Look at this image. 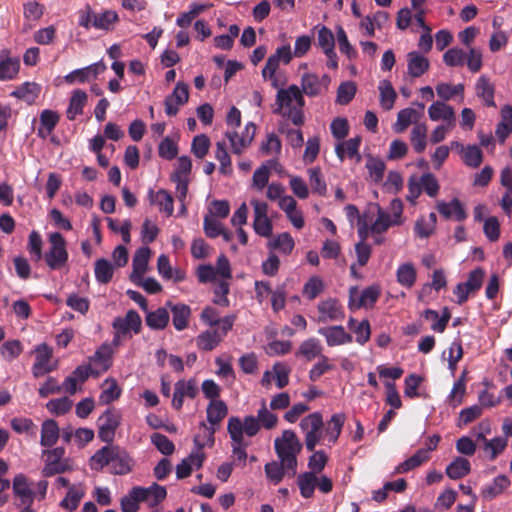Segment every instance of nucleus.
Wrapping results in <instances>:
<instances>
[{
  "instance_id": "nucleus-60",
  "label": "nucleus",
  "mask_w": 512,
  "mask_h": 512,
  "mask_svg": "<svg viewBox=\"0 0 512 512\" xmlns=\"http://www.w3.org/2000/svg\"><path fill=\"white\" fill-rule=\"evenodd\" d=\"M336 40L340 52L343 53L349 60H354L357 58V50L352 46L348 39L347 33L340 25L336 27Z\"/></svg>"
},
{
  "instance_id": "nucleus-8",
  "label": "nucleus",
  "mask_w": 512,
  "mask_h": 512,
  "mask_svg": "<svg viewBox=\"0 0 512 512\" xmlns=\"http://www.w3.org/2000/svg\"><path fill=\"white\" fill-rule=\"evenodd\" d=\"M255 132L256 126L252 122H248L241 132L237 130H227L225 137L230 143L232 152L241 155L251 145Z\"/></svg>"
},
{
  "instance_id": "nucleus-52",
  "label": "nucleus",
  "mask_w": 512,
  "mask_h": 512,
  "mask_svg": "<svg viewBox=\"0 0 512 512\" xmlns=\"http://www.w3.org/2000/svg\"><path fill=\"white\" fill-rule=\"evenodd\" d=\"M430 455H428V450H418L414 455L401 462L398 466H396L394 473L401 474L406 473L418 466H420L425 461L429 460Z\"/></svg>"
},
{
  "instance_id": "nucleus-23",
  "label": "nucleus",
  "mask_w": 512,
  "mask_h": 512,
  "mask_svg": "<svg viewBox=\"0 0 512 512\" xmlns=\"http://www.w3.org/2000/svg\"><path fill=\"white\" fill-rule=\"evenodd\" d=\"M323 345L317 338L311 337L300 343L295 356L307 362H311L323 355Z\"/></svg>"
},
{
  "instance_id": "nucleus-38",
  "label": "nucleus",
  "mask_w": 512,
  "mask_h": 512,
  "mask_svg": "<svg viewBox=\"0 0 512 512\" xmlns=\"http://www.w3.org/2000/svg\"><path fill=\"white\" fill-rule=\"evenodd\" d=\"M437 210L445 218H455L458 221L466 218V212L458 199H453L450 202H438Z\"/></svg>"
},
{
  "instance_id": "nucleus-48",
  "label": "nucleus",
  "mask_w": 512,
  "mask_h": 512,
  "mask_svg": "<svg viewBox=\"0 0 512 512\" xmlns=\"http://www.w3.org/2000/svg\"><path fill=\"white\" fill-rule=\"evenodd\" d=\"M101 389L99 401L102 404H109L118 399L121 395V388L114 378L105 379L101 385Z\"/></svg>"
},
{
  "instance_id": "nucleus-33",
  "label": "nucleus",
  "mask_w": 512,
  "mask_h": 512,
  "mask_svg": "<svg viewBox=\"0 0 512 512\" xmlns=\"http://www.w3.org/2000/svg\"><path fill=\"white\" fill-rule=\"evenodd\" d=\"M346 417L343 413H336L332 415L329 421H327L324 433V440H327L328 444H334L338 440L342 428L344 426Z\"/></svg>"
},
{
  "instance_id": "nucleus-49",
  "label": "nucleus",
  "mask_w": 512,
  "mask_h": 512,
  "mask_svg": "<svg viewBox=\"0 0 512 512\" xmlns=\"http://www.w3.org/2000/svg\"><path fill=\"white\" fill-rule=\"evenodd\" d=\"M410 142L417 153L425 151L427 146V125L417 123L411 130Z\"/></svg>"
},
{
  "instance_id": "nucleus-24",
  "label": "nucleus",
  "mask_w": 512,
  "mask_h": 512,
  "mask_svg": "<svg viewBox=\"0 0 512 512\" xmlns=\"http://www.w3.org/2000/svg\"><path fill=\"white\" fill-rule=\"evenodd\" d=\"M207 421L210 424L209 436L213 443V434L215 432V426H217L227 415L228 408L222 400H211L206 409Z\"/></svg>"
},
{
  "instance_id": "nucleus-40",
  "label": "nucleus",
  "mask_w": 512,
  "mask_h": 512,
  "mask_svg": "<svg viewBox=\"0 0 512 512\" xmlns=\"http://www.w3.org/2000/svg\"><path fill=\"white\" fill-rule=\"evenodd\" d=\"M59 122V114L53 110H43L40 114V126L38 128V135L46 139L54 130Z\"/></svg>"
},
{
  "instance_id": "nucleus-55",
  "label": "nucleus",
  "mask_w": 512,
  "mask_h": 512,
  "mask_svg": "<svg viewBox=\"0 0 512 512\" xmlns=\"http://www.w3.org/2000/svg\"><path fill=\"white\" fill-rule=\"evenodd\" d=\"M116 446H105L95 452L90 459V467L93 470H101L105 466H110L111 459Z\"/></svg>"
},
{
  "instance_id": "nucleus-5",
  "label": "nucleus",
  "mask_w": 512,
  "mask_h": 512,
  "mask_svg": "<svg viewBox=\"0 0 512 512\" xmlns=\"http://www.w3.org/2000/svg\"><path fill=\"white\" fill-rule=\"evenodd\" d=\"M299 426L304 433L307 450L314 451L321 439H324L322 415L319 412L311 413L300 421Z\"/></svg>"
},
{
  "instance_id": "nucleus-25",
  "label": "nucleus",
  "mask_w": 512,
  "mask_h": 512,
  "mask_svg": "<svg viewBox=\"0 0 512 512\" xmlns=\"http://www.w3.org/2000/svg\"><path fill=\"white\" fill-rule=\"evenodd\" d=\"M20 61L18 58L10 57V51L3 49L0 52V80L8 81L14 79L19 73Z\"/></svg>"
},
{
  "instance_id": "nucleus-29",
  "label": "nucleus",
  "mask_w": 512,
  "mask_h": 512,
  "mask_svg": "<svg viewBox=\"0 0 512 512\" xmlns=\"http://www.w3.org/2000/svg\"><path fill=\"white\" fill-rule=\"evenodd\" d=\"M142 502L148 504L149 507H155L160 504L167 495L166 488L164 486L153 483L149 487L137 486Z\"/></svg>"
},
{
  "instance_id": "nucleus-22",
  "label": "nucleus",
  "mask_w": 512,
  "mask_h": 512,
  "mask_svg": "<svg viewBox=\"0 0 512 512\" xmlns=\"http://www.w3.org/2000/svg\"><path fill=\"white\" fill-rule=\"evenodd\" d=\"M231 425L237 428L241 437H244V434L249 437H253L259 432L261 428L256 417L251 415L244 417L243 420H241L239 417H231L227 424V431L229 434H231V432L233 433Z\"/></svg>"
},
{
  "instance_id": "nucleus-50",
  "label": "nucleus",
  "mask_w": 512,
  "mask_h": 512,
  "mask_svg": "<svg viewBox=\"0 0 512 512\" xmlns=\"http://www.w3.org/2000/svg\"><path fill=\"white\" fill-rule=\"evenodd\" d=\"M378 89L380 93L379 100L381 107L386 111L391 110L397 98L396 91L394 90L391 82L388 80L380 81Z\"/></svg>"
},
{
  "instance_id": "nucleus-28",
  "label": "nucleus",
  "mask_w": 512,
  "mask_h": 512,
  "mask_svg": "<svg viewBox=\"0 0 512 512\" xmlns=\"http://www.w3.org/2000/svg\"><path fill=\"white\" fill-rule=\"evenodd\" d=\"M197 394V387L194 380H179L175 384V391L172 400V405L176 409L183 406L184 398H194Z\"/></svg>"
},
{
  "instance_id": "nucleus-64",
  "label": "nucleus",
  "mask_w": 512,
  "mask_h": 512,
  "mask_svg": "<svg viewBox=\"0 0 512 512\" xmlns=\"http://www.w3.org/2000/svg\"><path fill=\"white\" fill-rule=\"evenodd\" d=\"M142 502L137 486L133 487L120 501L122 512H138L139 504Z\"/></svg>"
},
{
  "instance_id": "nucleus-43",
  "label": "nucleus",
  "mask_w": 512,
  "mask_h": 512,
  "mask_svg": "<svg viewBox=\"0 0 512 512\" xmlns=\"http://www.w3.org/2000/svg\"><path fill=\"white\" fill-rule=\"evenodd\" d=\"M172 313V322L176 330L182 331L188 326L191 309L185 304H169Z\"/></svg>"
},
{
  "instance_id": "nucleus-58",
  "label": "nucleus",
  "mask_w": 512,
  "mask_h": 512,
  "mask_svg": "<svg viewBox=\"0 0 512 512\" xmlns=\"http://www.w3.org/2000/svg\"><path fill=\"white\" fill-rule=\"evenodd\" d=\"M312 192L319 196H325L327 193V184L319 167H313L307 170Z\"/></svg>"
},
{
  "instance_id": "nucleus-63",
  "label": "nucleus",
  "mask_w": 512,
  "mask_h": 512,
  "mask_svg": "<svg viewBox=\"0 0 512 512\" xmlns=\"http://www.w3.org/2000/svg\"><path fill=\"white\" fill-rule=\"evenodd\" d=\"M315 30H317V43L322 51L335 49V41L337 40L331 29L324 25H318Z\"/></svg>"
},
{
  "instance_id": "nucleus-51",
  "label": "nucleus",
  "mask_w": 512,
  "mask_h": 512,
  "mask_svg": "<svg viewBox=\"0 0 512 512\" xmlns=\"http://www.w3.org/2000/svg\"><path fill=\"white\" fill-rule=\"evenodd\" d=\"M59 427L56 421L46 420L43 422L41 427V440L42 446H53L59 438Z\"/></svg>"
},
{
  "instance_id": "nucleus-4",
  "label": "nucleus",
  "mask_w": 512,
  "mask_h": 512,
  "mask_svg": "<svg viewBox=\"0 0 512 512\" xmlns=\"http://www.w3.org/2000/svg\"><path fill=\"white\" fill-rule=\"evenodd\" d=\"M234 321V315L225 316L220 321V327L200 333L196 338L197 347L204 351H211L216 348L228 331L232 329Z\"/></svg>"
},
{
  "instance_id": "nucleus-46",
  "label": "nucleus",
  "mask_w": 512,
  "mask_h": 512,
  "mask_svg": "<svg viewBox=\"0 0 512 512\" xmlns=\"http://www.w3.org/2000/svg\"><path fill=\"white\" fill-rule=\"evenodd\" d=\"M437 223V216L434 212L429 213L428 216H422L417 219L414 231L419 238H428L435 230Z\"/></svg>"
},
{
  "instance_id": "nucleus-36",
  "label": "nucleus",
  "mask_w": 512,
  "mask_h": 512,
  "mask_svg": "<svg viewBox=\"0 0 512 512\" xmlns=\"http://www.w3.org/2000/svg\"><path fill=\"white\" fill-rule=\"evenodd\" d=\"M87 100L88 95L85 91L81 89L73 90L66 110L67 118L69 120H74L78 115H81Z\"/></svg>"
},
{
  "instance_id": "nucleus-61",
  "label": "nucleus",
  "mask_w": 512,
  "mask_h": 512,
  "mask_svg": "<svg viewBox=\"0 0 512 512\" xmlns=\"http://www.w3.org/2000/svg\"><path fill=\"white\" fill-rule=\"evenodd\" d=\"M169 322V312L165 308H158L156 311L149 312L146 315V324L151 329H164Z\"/></svg>"
},
{
  "instance_id": "nucleus-20",
  "label": "nucleus",
  "mask_w": 512,
  "mask_h": 512,
  "mask_svg": "<svg viewBox=\"0 0 512 512\" xmlns=\"http://www.w3.org/2000/svg\"><path fill=\"white\" fill-rule=\"evenodd\" d=\"M318 333L325 338L326 344L329 347L341 346L352 342V336L340 325L319 328Z\"/></svg>"
},
{
  "instance_id": "nucleus-30",
  "label": "nucleus",
  "mask_w": 512,
  "mask_h": 512,
  "mask_svg": "<svg viewBox=\"0 0 512 512\" xmlns=\"http://www.w3.org/2000/svg\"><path fill=\"white\" fill-rule=\"evenodd\" d=\"M151 250L148 247H140L134 254L132 260L133 271L130 275L131 281H137L147 271Z\"/></svg>"
},
{
  "instance_id": "nucleus-57",
  "label": "nucleus",
  "mask_w": 512,
  "mask_h": 512,
  "mask_svg": "<svg viewBox=\"0 0 512 512\" xmlns=\"http://www.w3.org/2000/svg\"><path fill=\"white\" fill-rule=\"evenodd\" d=\"M399 224L394 223V219L391 215L378 207L377 217L373 224L370 226V231L372 234H382L386 232L391 226H398Z\"/></svg>"
},
{
  "instance_id": "nucleus-9",
  "label": "nucleus",
  "mask_w": 512,
  "mask_h": 512,
  "mask_svg": "<svg viewBox=\"0 0 512 512\" xmlns=\"http://www.w3.org/2000/svg\"><path fill=\"white\" fill-rule=\"evenodd\" d=\"M480 427L484 431L477 433V440L482 444L483 451L487 458L493 461L505 451L508 445V440L505 436H497L492 439H487L485 437V433L490 432L489 424L482 422Z\"/></svg>"
},
{
  "instance_id": "nucleus-19",
  "label": "nucleus",
  "mask_w": 512,
  "mask_h": 512,
  "mask_svg": "<svg viewBox=\"0 0 512 512\" xmlns=\"http://www.w3.org/2000/svg\"><path fill=\"white\" fill-rule=\"evenodd\" d=\"M189 98L188 86L183 82H178L172 92L165 98V112L168 116H174L179 110V106L184 105Z\"/></svg>"
},
{
  "instance_id": "nucleus-15",
  "label": "nucleus",
  "mask_w": 512,
  "mask_h": 512,
  "mask_svg": "<svg viewBox=\"0 0 512 512\" xmlns=\"http://www.w3.org/2000/svg\"><path fill=\"white\" fill-rule=\"evenodd\" d=\"M194 441L197 444V448L176 466V476L178 479H184L190 476L193 469H199L203 465L205 459V454L202 451L203 445L199 444L197 437Z\"/></svg>"
},
{
  "instance_id": "nucleus-37",
  "label": "nucleus",
  "mask_w": 512,
  "mask_h": 512,
  "mask_svg": "<svg viewBox=\"0 0 512 512\" xmlns=\"http://www.w3.org/2000/svg\"><path fill=\"white\" fill-rule=\"evenodd\" d=\"M397 282L406 289H411L417 279L416 267L411 262L401 263L396 270Z\"/></svg>"
},
{
  "instance_id": "nucleus-1",
  "label": "nucleus",
  "mask_w": 512,
  "mask_h": 512,
  "mask_svg": "<svg viewBox=\"0 0 512 512\" xmlns=\"http://www.w3.org/2000/svg\"><path fill=\"white\" fill-rule=\"evenodd\" d=\"M274 112L288 118L295 125L303 123L304 99L302 92L297 85H290L286 89H279L276 95Z\"/></svg>"
},
{
  "instance_id": "nucleus-44",
  "label": "nucleus",
  "mask_w": 512,
  "mask_h": 512,
  "mask_svg": "<svg viewBox=\"0 0 512 512\" xmlns=\"http://www.w3.org/2000/svg\"><path fill=\"white\" fill-rule=\"evenodd\" d=\"M471 471V464L468 459L458 456L447 467L446 475L453 480L465 477Z\"/></svg>"
},
{
  "instance_id": "nucleus-14",
  "label": "nucleus",
  "mask_w": 512,
  "mask_h": 512,
  "mask_svg": "<svg viewBox=\"0 0 512 512\" xmlns=\"http://www.w3.org/2000/svg\"><path fill=\"white\" fill-rule=\"evenodd\" d=\"M317 311V322L323 324L334 321H341L345 316L343 307L335 298H327L320 301L317 305Z\"/></svg>"
},
{
  "instance_id": "nucleus-26",
  "label": "nucleus",
  "mask_w": 512,
  "mask_h": 512,
  "mask_svg": "<svg viewBox=\"0 0 512 512\" xmlns=\"http://www.w3.org/2000/svg\"><path fill=\"white\" fill-rule=\"evenodd\" d=\"M109 467L111 473L125 475L132 470L133 460L124 449L116 446Z\"/></svg>"
},
{
  "instance_id": "nucleus-6",
  "label": "nucleus",
  "mask_w": 512,
  "mask_h": 512,
  "mask_svg": "<svg viewBox=\"0 0 512 512\" xmlns=\"http://www.w3.org/2000/svg\"><path fill=\"white\" fill-rule=\"evenodd\" d=\"M292 60V49L289 44L277 47L275 52L271 54L262 69V77L265 80L272 82L274 87H277V79L275 74L280 66V63L289 64Z\"/></svg>"
},
{
  "instance_id": "nucleus-35",
  "label": "nucleus",
  "mask_w": 512,
  "mask_h": 512,
  "mask_svg": "<svg viewBox=\"0 0 512 512\" xmlns=\"http://www.w3.org/2000/svg\"><path fill=\"white\" fill-rule=\"evenodd\" d=\"M149 200L152 204L159 207V210L164 212L167 216H171L174 212V200L172 195L164 190L160 189L154 192L152 189L148 192Z\"/></svg>"
},
{
  "instance_id": "nucleus-42",
  "label": "nucleus",
  "mask_w": 512,
  "mask_h": 512,
  "mask_svg": "<svg viewBox=\"0 0 512 512\" xmlns=\"http://www.w3.org/2000/svg\"><path fill=\"white\" fill-rule=\"evenodd\" d=\"M361 144L360 137L350 138L347 141L341 142L336 145L335 152L341 161L344 160L345 156L350 158H357L360 160L359 147Z\"/></svg>"
},
{
  "instance_id": "nucleus-12",
  "label": "nucleus",
  "mask_w": 512,
  "mask_h": 512,
  "mask_svg": "<svg viewBox=\"0 0 512 512\" xmlns=\"http://www.w3.org/2000/svg\"><path fill=\"white\" fill-rule=\"evenodd\" d=\"M106 70V65L102 62H96L83 68L75 69L64 76L63 80L69 85L84 84L95 80Z\"/></svg>"
},
{
  "instance_id": "nucleus-47",
  "label": "nucleus",
  "mask_w": 512,
  "mask_h": 512,
  "mask_svg": "<svg viewBox=\"0 0 512 512\" xmlns=\"http://www.w3.org/2000/svg\"><path fill=\"white\" fill-rule=\"evenodd\" d=\"M119 21V17L114 10H103L100 13H95L94 28L103 31H111Z\"/></svg>"
},
{
  "instance_id": "nucleus-18",
  "label": "nucleus",
  "mask_w": 512,
  "mask_h": 512,
  "mask_svg": "<svg viewBox=\"0 0 512 512\" xmlns=\"http://www.w3.org/2000/svg\"><path fill=\"white\" fill-rule=\"evenodd\" d=\"M13 494L20 500V504L23 506H32L36 493L32 489V483L22 473L14 476L12 482Z\"/></svg>"
},
{
  "instance_id": "nucleus-56",
  "label": "nucleus",
  "mask_w": 512,
  "mask_h": 512,
  "mask_svg": "<svg viewBox=\"0 0 512 512\" xmlns=\"http://www.w3.org/2000/svg\"><path fill=\"white\" fill-rule=\"evenodd\" d=\"M419 113L413 108H405L398 112L397 120L393 125V130L396 133L404 132L407 127L417 121Z\"/></svg>"
},
{
  "instance_id": "nucleus-17",
  "label": "nucleus",
  "mask_w": 512,
  "mask_h": 512,
  "mask_svg": "<svg viewBox=\"0 0 512 512\" xmlns=\"http://www.w3.org/2000/svg\"><path fill=\"white\" fill-rule=\"evenodd\" d=\"M331 83L329 75L324 74L321 78L314 73H305L301 77V88L307 96L313 97L320 95L328 90Z\"/></svg>"
},
{
  "instance_id": "nucleus-32",
  "label": "nucleus",
  "mask_w": 512,
  "mask_h": 512,
  "mask_svg": "<svg viewBox=\"0 0 512 512\" xmlns=\"http://www.w3.org/2000/svg\"><path fill=\"white\" fill-rule=\"evenodd\" d=\"M475 91L478 98H480L486 106L495 107L494 101L495 86L486 75H481L476 84Z\"/></svg>"
},
{
  "instance_id": "nucleus-27",
  "label": "nucleus",
  "mask_w": 512,
  "mask_h": 512,
  "mask_svg": "<svg viewBox=\"0 0 512 512\" xmlns=\"http://www.w3.org/2000/svg\"><path fill=\"white\" fill-rule=\"evenodd\" d=\"M428 115L432 121H444L448 126H454L455 111L443 101H436L428 108Z\"/></svg>"
},
{
  "instance_id": "nucleus-10",
  "label": "nucleus",
  "mask_w": 512,
  "mask_h": 512,
  "mask_svg": "<svg viewBox=\"0 0 512 512\" xmlns=\"http://www.w3.org/2000/svg\"><path fill=\"white\" fill-rule=\"evenodd\" d=\"M33 353L35 354V362L32 366L34 377L43 376L56 368V363L53 361V350L46 343L37 345Z\"/></svg>"
},
{
  "instance_id": "nucleus-54",
  "label": "nucleus",
  "mask_w": 512,
  "mask_h": 512,
  "mask_svg": "<svg viewBox=\"0 0 512 512\" xmlns=\"http://www.w3.org/2000/svg\"><path fill=\"white\" fill-rule=\"evenodd\" d=\"M297 484L302 497L311 498L317 486V475L313 472L301 473L297 477Z\"/></svg>"
},
{
  "instance_id": "nucleus-34",
  "label": "nucleus",
  "mask_w": 512,
  "mask_h": 512,
  "mask_svg": "<svg viewBox=\"0 0 512 512\" xmlns=\"http://www.w3.org/2000/svg\"><path fill=\"white\" fill-rule=\"evenodd\" d=\"M41 92V86L35 82H24L11 92V96L26 102L35 103Z\"/></svg>"
},
{
  "instance_id": "nucleus-41",
  "label": "nucleus",
  "mask_w": 512,
  "mask_h": 512,
  "mask_svg": "<svg viewBox=\"0 0 512 512\" xmlns=\"http://www.w3.org/2000/svg\"><path fill=\"white\" fill-rule=\"evenodd\" d=\"M85 495V489L83 485L77 484L72 485L69 487L68 492L64 499L60 502V506L69 511L72 512L77 509L79 506L80 501Z\"/></svg>"
},
{
  "instance_id": "nucleus-45",
  "label": "nucleus",
  "mask_w": 512,
  "mask_h": 512,
  "mask_svg": "<svg viewBox=\"0 0 512 512\" xmlns=\"http://www.w3.org/2000/svg\"><path fill=\"white\" fill-rule=\"evenodd\" d=\"M115 266L105 258L96 260L94 265L95 279L100 284L109 283L114 275Z\"/></svg>"
},
{
  "instance_id": "nucleus-13",
  "label": "nucleus",
  "mask_w": 512,
  "mask_h": 512,
  "mask_svg": "<svg viewBox=\"0 0 512 512\" xmlns=\"http://www.w3.org/2000/svg\"><path fill=\"white\" fill-rule=\"evenodd\" d=\"M113 348L109 343H103L95 353L89 357V366L92 376H99L110 369L112 365Z\"/></svg>"
},
{
  "instance_id": "nucleus-59",
  "label": "nucleus",
  "mask_w": 512,
  "mask_h": 512,
  "mask_svg": "<svg viewBox=\"0 0 512 512\" xmlns=\"http://www.w3.org/2000/svg\"><path fill=\"white\" fill-rule=\"evenodd\" d=\"M215 158L219 161V172L223 175L232 174V162L225 141L216 143Z\"/></svg>"
},
{
  "instance_id": "nucleus-3",
  "label": "nucleus",
  "mask_w": 512,
  "mask_h": 512,
  "mask_svg": "<svg viewBox=\"0 0 512 512\" xmlns=\"http://www.w3.org/2000/svg\"><path fill=\"white\" fill-rule=\"evenodd\" d=\"M48 241L49 249L45 255H43V258L51 270L62 269L68 261L66 241L59 232L50 233Z\"/></svg>"
},
{
  "instance_id": "nucleus-16",
  "label": "nucleus",
  "mask_w": 512,
  "mask_h": 512,
  "mask_svg": "<svg viewBox=\"0 0 512 512\" xmlns=\"http://www.w3.org/2000/svg\"><path fill=\"white\" fill-rule=\"evenodd\" d=\"M121 415L118 411L108 409L99 417L100 439L104 442H111L115 436V431L120 425Z\"/></svg>"
},
{
  "instance_id": "nucleus-7",
  "label": "nucleus",
  "mask_w": 512,
  "mask_h": 512,
  "mask_svg": "<svg viewBox=\"0 0 512 512\" xmlns=\"http://www.w3.org/2000/svg\"><path fill=\"white\" fill-rule=\"evenodd\" d=\"M65 450L61 447L52 450H45L43 455L46 456L45 466L41 473L44 477H51L55 474H61L72 470V464L69 459H63Z\"/></svg>"
},
{
  "instance_id": "nucleus-21",
  "label": "nucleus",
  "mask_w": 512,
  "mask_h": 512,
  "mask_svg": "<svg viewBox=\"0 0 512 512\" xmlns=\"http://www.w3.org/2000/svg\"><path fill=\"white\" fill-rule=\"evenodd\" d=\"M141 317L135 310H129L125 317L115 318L113 328L118 334H129L131 332L137 334L141 329Z\"/></svg>"
},
{
  "instance_id": "nucleus-11",
  "label": "nucleus",
  "mask_w": 512,
  "mask_h": 512,
  "mask_svg": "<svg viewBox=\"0 0 512 512\" xmlns=\"http://www.w3.org/2000/svg\"><path fill=\"white\" fill-rule=\"evenodd\" d=\"M381 290L378 285H371L362 291L357 287L349 289V308L351 310L361 307H372L380 296Z\"/></svg>"
},
{
  "instance_id": "nucleus-31",
  "label": "nucleus",
  "mask_w": 512,
  "mask_h": 512,
  "mask_svg": "<svg viewBox=\"0 0 512 512\" xmlns=\"http://www.w3.org/2000/svg\"><path fill=\"white\" fill-rule=\"evenodd\" d=\"M407 70L408 74L413 78L422 76L430 66L428 58L417 51L407 54Z\"/></svg>"
},
{
  "instance_id": "nucleus-62",
  "label": "nucleus",
  "mask_w": 512,
  "mask_h": 512,
  "mask_svg": "<svg viewBox=\"0 0 512 512\" xmlns=\"http://www.w3.org/2000/svg\"><path fill=\"white\" fill-rule=\"evenodd\" d=\"M267 479L274 485L279 484L284 475L287 474L286 466L282 461H271L264 466Z\"/></svg>"
},
{
  "instance_id": "nucleus-53",
  "label": "nucleus",
  "mask_w": 512,
  "mask_h": 512,
  "mask_svg": "<svg viewBox=\"0 0 512 512\" xmlns=\"http://www.w3.org/2000/svg\"><path fill=\"white\" fill-rule=\"evenodd\" d=\"M231 429L233 430V433L231 432L229 436L231 438L232 453L237 460L245 462L247 459L246 448L248 447L249 442H247L244 437H241L237 428L231 425Z\"/></svg>"
},
{
  "instance_id": "nucleus-39",
  "label": "nucleus",
  "mask_w": 512,
  "mask_h": 512,
  "mask_svg": "<svg viewBox=\"0 0 512 512\" xmlns=\"http://www.w3.org/2000/svg\"><path fill=\"white\" fill-rule=\"evenodd\" d=\"M510 484V479L506 475H498L490 484L486 485L482 489V496L486 500H492L501 495L510 486Z\"/></svg>"
},
{
  "instance_id": "nucleus-2",
  "label": "nucleus",
  "mask_w": 512,
  "mask_h": 512,
  "mask_svg": "<svg viewBox=\"0 0 512 512\" xmlns=\"http://www.w3.org/2000/svg\"><path fill=\"white\" fill-rule=\"evenodd\" d=\"M276 455L286 466L287 474L294 476L297 471V456L302 450V443L292 430H284L280 437L274 440Z\"/></svg>"
}]
</instances>
